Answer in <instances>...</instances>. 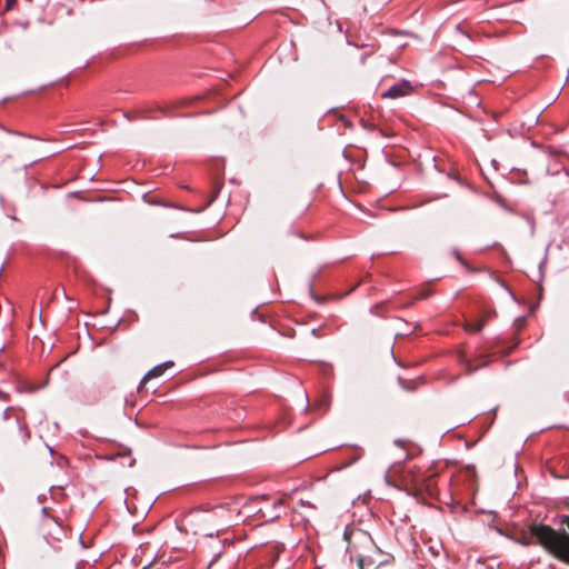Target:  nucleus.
Masks as SVG:
<instances>
[{"mask_svg":"<svg viewBox=\"0 0 569 569\" xmlns=\"http://www.w3.org/2000/svg\"><path fill=\"white\" fill-rule=\"evenodd\" d=\"M395 443H396L397 446H401V445H402V441H401V440H396V441H395Z\"/></svg>","mask_w":569,"mask_h":569,"instance_id":"f3484780","label":"nucleus"},{"mask_svg":"<svg viewBox=\"0 0 569 569\" xmlns=\"http://www.w3.org/2000/svg\"><path fill=\"white\" fill-rule=\"evenodd\" d=\"M412 91V86L409 81L402 80L391 86L386 92L382 93V98L397 99L405 97Z\"/></svg>","mask_w":569,"mask_h":569,"instance_id":"423d86ee","label":"nucleus"},{"mask_svg":"<svg viewBox=\"0 0 569 569\" xmlns=\"http://www.w3.org/2000/svg\"><path fill=\"white\" fill-rule=\"evenodd\" d=\"M276 507H282V501L279 500L278 502L274 503Z\"/></svg>","mask_w":569,"mask_h":569,"instance_id":"dca6fc26","label":"nucleus"},{"mask_svg":"<svg viewBox=\"0 0 569 569\" xmlns=\"http://www.w3.org/2000/svg\"><path fill=\"white\" fill-rule=\"evenodd\" d=\"M299 505H300V506H302V507H303V506L312 507V505H311L309 501L303 500V499H300V500H299Z\"/></svg>","mask_w":569,"mask_h":569,"instance_id":"f8f14e48","label":"nucleus"},{"mask_svg":"<svg viewBox=\"0 0 569 569\" xmlns=\"http://www.w3.org/2000/svg\"><path fill=\"white\" fill-rule=\"evenodd\" d=\"M563 523L569 529V516L565 517ZM530 532L551 555L569 565V532H557L549 526L537 523L530 526Z\"/></svg>","mask_w":569,"mask_h":569,"instance_id":"f257e3e1","label":"nucleus"},{"mask_svg":"<svg viewBox=\"0 0 569 569\" xmlns=\"http://www.w3.org/2000/svg\"><path fill=\"white\" fill-rule=\"evenodd\" d=\"M226 510L222 507H214L212 510L194 508L183 518V521L193 528V532L204 536H213V531H219L218 527L226 526L222 521Z\"/></svg>","mask_w":569,"mask_h":569,"instance_id":"7ed1b4c3","label":"nucleus"},{"mask_svg":"<svg viewBox=\"0 0 569 569\" xmlns=\"http://www.w3.org/2000/svg\"><path fill=\"white\" fill-rule=\"evenodd\" d=\"M168 366H173V362L172 361H166L161 365H158L156 367H153L152 369H150L142 378L141 382H140V386L143 385L146 381L152 379V378H156V377H159L161 373H162V370H163V367H168Z\"/></svg>","mask_w":569,"mask_h":569,"instance_id":"0eeeda50","label":"nucleus"},{"mask_svg":"<svg viewBox=\"0 0 569 569\" xmlns=\"http://www.w3.org/2000/svg\"><path fill=\"white\" fill-rule=\"evenodd\" d=\"M0 400H4V401L9 400V393L2 391L1 389H0Z\"/></svg>","mask_w":569,"mask_h":569,"instance_id":"9b49d317","label":"nucleus"},{"mask_svg":"<svg viewBox=\"0 0 569 569\" xmlns=\"http://www.w3.org/2000/svg\"><path fill=\"white\" fill-rule=\"evenodd\" d=\"M14 1L16 0H7V10H10L12 8Z\"/></svg>","mask_w":569,"mask_h":569,"instance_id":"ddd939ff","label":"nucleus"},{"mask_svg":"<svg viewBox=\"0 0 569 569\" xmlns=\"http://www.w3.org/2000/svg\"><path fill=\"white\" fill-rule=\"evenodd\" d=\"M399 383L401 385L402 388L407 389V387L405 386V381L402 378H399Z\"/></svg>","mask_w":569,"mask_h":569,"instance_id":"2eb2a0df","label":"nucleus"},{"mask_svg":"<svg viewBox=\"0 0 569 569\" xmlns=\"http://www.w3.org/2000/svg\"><path fill=\"white\" fill-rule=\"evenodd\" d=\"M485 326V320L468 323L466 329L472 332H479Z\"/></svg>","mask_w":569,"mask_h":569,"instance_id":"1a4fd4ad","label":"nucleus"},{"mask_svg":"<svg viewBox=\"0 0 569 569\" xmlns=\"http://www.w3.org/2000/svg\"><path fill=\"white\" fill-rule=\"evenodd\" d=\"M48 449H49L50 453H53V449L51 447L48 446Z\"/></svg>","mask_w":569,"mask_h":569,"instance_id":"a211bd4d","label":"nucleus"},{"mask_svg":"<svg viewBox=\"0 0 569 569\" xmlns=\"http://www.w3.org/2000/svg\"><path fill=\"white\" fill-rule=\"evenodd\" d=\"M10 418H13L17 422V429L20 436V440L22 445H27L30 440L31 432L28 428L27 421H26V413L22 408H13L8 407L3 411V419L8 420Z\"/></svg>","mask_w":569,"mask_h":569,"instance_id":"20e7f679","label":"nucleus"},{"mask_svg":"<svg viewBox=\"0 0 569 569\" xmlns=\"http://www.w3.org/2000/svg\"><path fill=\"white\" fill-rule=\"evenodd\" d=\"M461 362L463 363L465 366V369L467 371V373H472L473 371H476L477 369H479L480 367H483L486 366V362H482L481 365H477L475 366L472 363L471 360L467 359L466 357H461Z\"/></svg>","mask_w":569,"mask_h":569,"instance_id":"6e6552de","label":"nucleus"},{"mask_svg":"<svg viewBox=\"0 0 569 569\" xmlns=\"http://www.w3.org/2000/svg\"><path fill=\"white\" fill-rule=\"evenodd\" d=\"M220 556H221V552L216 553V555L213 556V559H212V561H211V562L217 561V560L219 559V557H220Z\"/></svg>","mask_w":569,"mask_h":569,"instance_id":"4468645a","label":"nucleus"},{"mask_svg":"<svg viewBox=\"0 0 569 569\" xmlns=\"http://www.w3.org/2000/svg\"><path fill=\"white\" fill-rule=\"evenodd\" d=\"M452 253L453 256L456 257V259L462 264V266H466V261L463 260V258L460 256L459 251L457 249H453L452 250Z\"/></svg>","mask_w":569,"mask_h":569,"instance_id":"9d476101","label":"nucleus"},{"mask_svg":"<svg viewBox=\"0 0 569 569\" xmlns=\"http://www.w3.org/2000/svg\"><path fill=\"white\" fill-rule=\"evenodd\" d=\"M43 515V521L41 526V531L44 540L50 543V540H60L63 535L62 527L59 522L51 516L48 515V508L43 507L41 509Z\"/></svg>","mask_w":569,"mask_h":569,"instance_id":"39448f33","label":"nucleus"},{"mask_svg":"<svg viewBox=\"0 0 569 569\" xmlns=\"http://www.w3.org/2000/svg\"><path fill=\"white\" fill-rule=\"evenodd\" d=\"M343 539L347 541V553H349L350 561L356 560L358 567L363 569L366 560L377 549L372 537L362 529L347 527Z\"/></svg>","mask_w":569,"mask_h":569,"instance_id":"f03ea898","label":"nucleus"}]
</instances>
